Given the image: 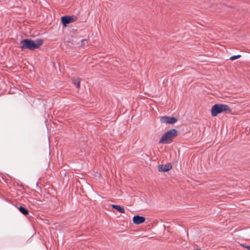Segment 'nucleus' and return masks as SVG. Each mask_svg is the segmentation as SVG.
Segmentation results:
<instances>
[{
	"label": "nucleus",
	"instance_id": "423d86ee",
	"mask_svg": "<svg viewBox=\"0 0 250 250\" xmlns=\"http://www.w3.org/2000/svg\"><path fill=\"white\" fill-rule=\"evenodd\" d=\"M172 168V165L170 163H167L165 165H160L158 166V170L161 172H167Z\"/></svg>",
	"mask_w": 250,
	"mask_h": 250
},
{
	"label": "nucleus",
	"instance_id": "f8f14e48",
	"mask_svg": "<svg viewBox=\"0 0 250 250\" xmlns=\"http://www.w3.org/2000/svg\"><path fill=\"white\" fill-rule=\"evenodd\" d=\"M86 42V40H83L81 41V45L84 46L85 44V42Z\"/></svg>",
	"mask_w": 250,
	"mask_h": 250
},
{
	"label": "nucleus",
	"instance_id": "4468645a",
	"mask_svg": "<svg viewBox=\"0 0 250 250\" xmlns=\"http://www.w3.org/2000/svg\"><path fill=\"white\" fill-rule=\"evenodd\" d=\"M196 250H199V249H197Z\"/></svg>",
	"mask_w": 250,
	"mask_h": 250
},
{
	"label": "nucleus",
	"instance_id": "39448f33",
	"mask_svg": "<svg viewBox=\"0 0 250 250\" xmlns=\"http://www.w3.org/2000/svg\"><path fill=\"white\" fill-rule=\"evenodd\" d=\"M61 21L64 26L67 24L73 22L74 21L73 18L71 17L68 16H64L62 17Z\"/></svg>",
	"mask_w": 250,
	"mask_h": 250
},
{
	"label": "nucleus",
	"instance_id": "7ed1b4c3",
	"mask_svg": "<svg viewBox=\"0 0 250 250\" xmlns=\"http://www.w3.org/2000/svg\"><path fill=\"white\" fill-rule=\"evenodd\" d=\"M226 111H229V112L230 111L229 107L226 104H218L213 105L211 109V114L213 117H215L218 114Z\"/></svg>",
	"mask_w": 250,
	"mask_h": 250
},
{
	"label": "nucleus",
	"instance_id": "20e7f679",
	"mask_svg": "<svg viewBox=\"0 0 250 250\" xmlns=\"http://www.w3.org/2000/svg\"><path fill=\"white\" fill-rule=\"evenodd\" d=\"M177 119L175 117H171L168 116H163L160 119V121L161 123L168 124H174L177 122Z\"/></svg>",
	"mask_w": 250,
	"mask_h": 250
},
{
	"label": "nucleus",
	"instance_id": "1a4fd4ad",
	"mask_svg": "<svg viewBox=\"0 0 250 250\" xmlns=\"http://www.w3.org/2000/svg\"><path fill=\"white\" fill-rule=\"evenodd\" d=\"M81 80V79L79 78H74L73 80V83L75 84V85L77 88H79L80 87V83Z\"/></svg>",
	"mask_w": 250,
	"mask_h": 250
},
{
	"label": "nucleus",
	"instance_id": "f257e3e1",
	"mask_svg": "<svg viewBox=\"0 0 250 250\" xmlns=\"http://www.w3.org/2000/svg\"><path fill=\"white\" fill-rule=\"evenodd\" d=\"M43 43L42 39H36L32 40L31 39H23L20 42V48L21 50L28 49L29 50H34L39 48Z\"/></svg>",
	"mask_w": 250,
	"mask_h": 250
},
{
	"label": "nucleus",
	"instance_id": "0eeeda50",
	"mask_svg": "<svg viewBox=\"0 0 250 250\" xmlns=\"http://www.w3.org/2000/svg\"><path fill=\"white\" fill-rule=\"evenodd\" d=\"M145 221V218L143 216L136 215L133 217V223L136 225L140 224Z\"/></svg>",
	"mask_w": 250,
	"mask_h": 250
},
{
	"label": "nucleus",
	"instance_id": "9d476101",
	"mask_svg": "<svg viewBox=\"0 0 250 250\" xmlns=\"http://www.w3.org/2000/svg\"><path fill=\"white\" fill-rule=\"evenodd\" d=\"M19 209L21 213L25 215H27L29 213L28 210L22 206H20L19 208Z\"/></svg>",
	"mask_w": 250,
	"mask_h": 250
},
{
	"label": "nucleus",
	"instance_id": "ddd939ff",
	"mask_svg": "<svg viewBox=\"0 0 250 250\" xmlns=\"http://www.w3.org/2000/svg\"><path fill=\"white\" fill-rule=\"evenodd\" d=\"M241 246H243L244 248H247L248 250H250V246H246L245 244H242Z\"/></svg>",
	"mask_w": 250,
	"mask_h": 250
},
{
	"label": "nucleus",
	"instance_id": "6e6552de",
	"mask_svg": "<svg viewBox=\"0 0 250 250\" xmlns=\"http://www.w3.org/2000/svg\"><path fill=\"white\" fill-rule=\"evenodd\" d=\"M112 207L113 208L117 209L118 211H119L121 213H125V210L124 208L119 205H112Z\"/></svg>",
	"mask_w": 250,
	"mask_h": 250
},
{
	"label": "nucleus",
	"instance_id": "9b49d317",
	"mask_svg": "<svg viewBox=\"0 0 250 250\" xmlns=\"http://www.w3.org/2000/svg\"><path fill=\"white\" fill-rule=\"evenodd\" d=\"M241 57L240 55H234L229 58V59L230 60H234L235 59H237Z\"/></svg>",
	"mask_w": 250,
	"mask_h": 250
},
{
	"label": "nucleus",
	"instance_id": "f03ea898",
	"mask_svg": "<svg viewBox=\"0 0 250 250\" xmlns=\"http://www.w3.org/2000/svg\"><path fill=\"white\" fill-rule=\"evenodd\" d=\"M177 131L175 129H172L165 132L161 138L160 144H170L172 139L177 135Z\"/></svg>",
	"mask_w": 250,
	"mask_h": 250
}]
</instances>
